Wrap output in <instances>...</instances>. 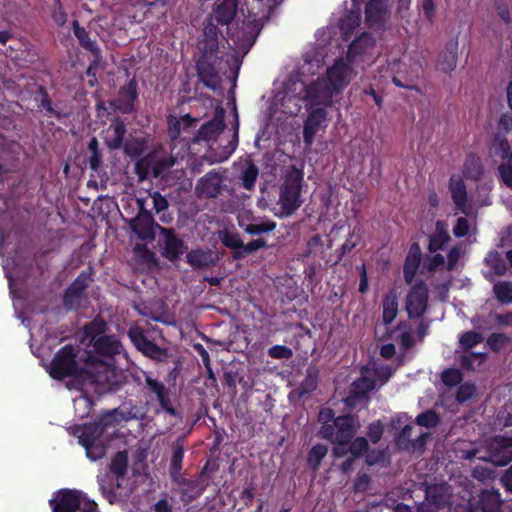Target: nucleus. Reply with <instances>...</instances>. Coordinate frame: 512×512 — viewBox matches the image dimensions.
Returning <instances> with one entry per match:
<instances>
[{
	"label": "nucleus",
	"mask_w": 512,
	"mask_h": 512,
	"mask_svg": "<svg viewBox=\"0 0 512 512\" xmlns=\"http://www.w3.org/2000/svg\"><path fill=\"white\" fill-rule=\"evenodd\" d=\"M78 353L79 349L71 344L61 347L50 362L49 375L55 380L69 377L79 380L87 377L92 383L116 390V373L111 364L99 360L90 352H86V358H79Z\"/></svg>",
	"instance_id": "f257e3e1"
},
{
	"label": "nucleus",
	"mask_w": 512,
	"mask_h": 512,
	"mask_svg": "<svg viewBox=\"0 0 512 512\" xmlns=\"http://www.w3.org/2000/svg\"><path fill=\"white\" fill-rule=\"evenodd\" d=\"M229 41L231 38H228L227 32L224 33L222 28L203 22L202 34L198 42L200 56L196 63V70L199 80L213 92L222 90V79L217 67L225 54L221 51V47L225 48V44H228L236 50L233 43L230 44Z\"/></svg>",
	"instance_id": "f03ea898"
},
{
	"label": "nucleus",
	"mask_w": 512,
	"mask_h": 512,
	"mask_svg": "<svg viewBox=\"0 0 512 512\" xmlns=\"http://www.w3.org/2000/svg\"><path fill=\"white\" fill-rule=\"evenodd\" d=\"M238 6L239 0H217L204 21L224 28L237 52L245 55L254 45L262 25L259 20L248 17L239 26L236 20Z\"/></svg>",
	"instance_id": "7ed1b4c3"
},
{
	"label": "nucleus",
	"mask_w": 512,
	"mask_h": 512,
	"mask_svg": "<svg viewBox=\"0 0 512 512\" xmlns=\"http://www.w3.org/2000/svg\"><path fill=\"white\" fill-rule=\"evenodd\" d=\"M130 418L119 408H115L100 415L93 422L77 426L75 433L80 432L78 435L79 444L102 441L101 438L104 435H110L109 429L115 430L121 421H127Z\"/></svg>",
	"instance_id": "20e7f679"
},
{
	"label": "nucleus",
	"mask_w": 512,
	"mask_h": 512,
	"mask_svg": "<svg viewBox=\"0 0 512 512\" xmlns=\"http://www.w3.org/2000/svg\"><path fill=\"white\" fill-rule=\"evenodd\" d=\"M304 182L302 169L292 165L288 168L280 187L279 204L282 214L291 216L302 204L301 192Z\"/></svg>",
	"instance_id": "39448f33"
},
{
	"label": "nucleus",
	"mask_w": 512,
	"mask_h": 512,
	"mask_svg": "<svg viewBox=\"0 0 512 512\" xmlns=\"http://www.w3.org/2000/svg\"><path fill=\"white\" fill-rule=\"evenodd\" d=\"M128 337L132 344L144 356L153 359L157 362L167 361L169 354L166 348L158 346L153 341L149 340L145 335L144 329L140 326H131L128 330Z\"/></svg>",
	"instance_id": "423d86ee"
},
{
	"label": "nucleus",
	"mask_w": 512,
	"mask_h": 512,
	"mask_svg": "<svg viewBox=\"0 0 512 512\" xmlns=\"http://www.w3.org/2000/svg\"><path fill=\"white\" fill-rule=\"evenodd\" d=\"M138 214L129 221V226L140 240L152 241L155 239V229L161 227L158 225L152 213L145 208L144 199H137Z\"/></svg>",
	"instance_id": "0eeeda50"
},
{
	"label": "nucleus",
	"mask_w": 512,
	"mask_h": 512,
	"mask_svg": "<svg viewBox=\"0 0 512 512\" xmlns=\"http://www.w3.org/2000/svg\"><path fill=\"white\" fill-rule=\"evenodd\" d=\"M93 281L92 269L83 270L67 287L63 295V305L67 310H77L85 296V291Z\"/></svg>",
	"instance_id": "6e6552de"
},
{
	"label": "nucleus",
	"mask_w": 512,
	"mask_h": 512,
	"mask_svg": "<svg viewBox=\"0 0 512 512\" xmlns=\"http://www.w3.org/2000/svg\"><path fill=\"white\" fill-rule=\"evenodd\" d=\"M488 459L496 466H505L512 461V436L496 435L486 443Z\"/></svg>",
	"instance_id": "1a4fd4ad"
},
{
	"label": "nucleus",
	"mask_w": 512,
	"mask_h": 512,
	"mask_svg": "<svg viewBox=\"0 0 512 512\" xmlns=\"http://www.w3.org/2000/svg\"><path fill=\"white\" fill-rule=\"evenodd\" d=\"M429 292L426 283L416 282L407 294L405 308L409 318L422 317L428 306Z\"/></svg>",
	"instance_id": "9d476101"
},
{
	"label": "nucleus",
	"mask_w": 512,
	"mask_h": 512,
	"mask_svg": "<svg viewBox=\"0 0 512 512\" xmlns=\"http://www.w3.org/2000/svg\"><path fill=\"white\" fill-rule=\"evenodd\" d=\"M338 93L325 78L317 79L305 89V99L310 102L311 107L323 105L329 106L333 96Z\"/></svg>",
	"instance_id": "9b49d317"
},
{
	"label": "nucleus",
	"mask_w": 512,
	"mask_h": 512,
	"mask_svg": "<svg viewBox=\"0 0 512 512\" xmlns=\"http://www.w3.org/2000/svg\"><path fill=\"white\" fill-rule=\"evenodd\" d=\"M224 117L225 110L223 107L217 106L214 117L197 130L193 135L192 142L199 143L200 141H208L215 138L226 127Z\"/></svg>",
	"instance_id": "f8f14e48"
},
{
	"label": "nucleus",
	"mask_w": 512,
	"mask_h": 512,
	"mask_svg": "<svg viewBox=\"0 0 512 512\" xmlns=\"http://www.w3.org/2000/svg\"><path fill=\"white\" fill-rule=\"evenodd\" d=\"M138 84L135 78H132L128 83L119 88L118 94L114 102L112 103L116 110L123 114L133 113L135 108V102L138 100Z\"/></svg>",
	"instance_id": "ddd939ff"
},
{
	"label": "nucleus",
	"mask_w": 512,
	"mask_h": 512,
	"mask_svg": "<svg viewBox=\"0 0 512 512\" xmlns=\"http://www.w3.org/2000/svg\"><path fill=\"white\" fill-rule=\"evenodd\" d=\"M159 230L163 237L162 256L171 262L178 260L187 249L184 241L176 236L172 228L159 227Z\"/></svg>",
	"instance_id": "4468645a"
},
{
	"label": "nucleus",
	"mask_w": 512,
	"mask_h": 512,
	"mask_svg": "<svg viewBox=\"0 0 512 512\" xmlns=\"http://www.w3.org/2000/svg\"><path fill=\"white\" fill-rule=\"evenodd\" d=\"M223 188V176L216 170L207 172L201 177L195 187L197 195L201 198H216Z\"/></svg>",
	"instance_id": "2eb2a0df"
},
{
	"label": "nucleus",
	"mask_w": 512,
	"mask_h": 512,
	"mask_svg": "<svg viewBox=\"0 0 512 512\" xmlns=\"http://www.w3.org/2000/svg\"><path fill=\"white\" fill-rule=\"evenodd\" d=\"M327 111L324 107H311L303 125V141L307 148H310L314 142L316 133L321 124L326 121Z\"/></svg>",
	"instance_id": "dca6fc26"
},
{
	"label": "nucleus",
	"mask_w": 512,
	"mask_h": 512,
	"mask_svg": "<svg viewBox=\"0 0 512 512\" xmlns=\"http://www.w3.org/2000/svg\"><path fill=\"white\" fill-rule=\"evenodd\" d=\"M364 13L369 28L384 26L389 16L388 0H368Z\"/></svg>",
	"instance_id": "f3484780"
},
{
	"label": "nucleus",
	"mask_w": 512,
	"mask_h": 512,
	"mask_svg": "<svg viewBox=\"0 0 512 512\" xmlns=\"http://www.w3.org/2000/svg\"><path fill=\"white\" fill-rule=\"evenodd\" d=\"M349 62L343 59L337 60L331 67L327 69L326 80L339 93L350 82L352 68Z\"/></svg>",
	"instance_id": "a211bd4d"
},
{
	"label": "nucleus",
	"mask_w": 512,
	"mask_h": 512,
	"mask_svg": "<svg viewBox=\"0 0 512 512\" xmlns=\"http://www.w3.org/2000/svg\"><path fill=\"white\" fill-rule=\"evenodd\" d=\"M375 45V40L371 33L363 32L360 36L354 39L348 47L346 53V61L350 64H359L362 62L363 56L372 49Z\"/></svg>",
	"instance_id": "6ab92c4d"
},
{
	"label": "nucleus",
	"mask_w": 512,
	"mask_h": 512,
	"mask_svg": "<svg viewBox=\"0 0 512 512\" xmlns=\"http://www.w3.org/2000/svg\"><path fill=\"white\" fill-rule=\"evenodd\" d=\"M220 260L217 252L210 249H192L186 254V262L194 270H203L214 267Z\"/></svg>",
	"instance_id": "aec40b11"
},
{
	"label": "nucleus",
	"mask_w": 512,
	"mask_h": 512,
	"mask_svg": "<svg viewBox=\"0 0 512 512\" xmlns=\"http://www.w3.org/2000/svg\"><path fill=\"white\" fill-rule=\"evenodd\" d=\"M357 416L352 414H345L337 416L334 419V426L336 427V444L346 446L354 437L356 433Z\"/></svg>",
	"instance_id": "412c9836"
},
{
	"label": "nucleus",
	"mask_w": 512,
	"mask_h": 512,
	"mask_svg": "<svg viewBox=\"0 0 512 512\" xmlns=\"http://www.w3.org/2000/svg\"><path fill=\"white\" fill-rule=\"evenodd\" d=\"M421 260L422 251L419 243H411L403 265V276L407 284L412 283L415 276L417 275Z\"/></svg>",
	"instance_id": "4be33fe9"
},
{
	"label": "nucleus",
	"mask_w": 512,
	"mask_h": 512,
	"mask_svg": "<svg viewBox=\"0 0 512 512\" xmlns=\"http://www.w3.org/2000/svg\"><path fill=\"white\" fill-rule=\"evenodd\" d=\"M91 346L97 355L110 359L120 354L122 350L121 342L114 335H104L103 337L97 338L92 342Z\"/></svg>",
	"instance_id": "5701e85b"
},
{
	"label": "nucleus",
	"mask_w": 512,
	"mask_h": 512,
	"mask_svg": "<svg viewBox=\"0 0 512 512\" xmlns=\"http://www.w3.org/2000/svg\"><path fill=\"white\" fill-rule=\"evenodd\" d=\"M503 500L498 489H483L478 495L477 506L482 512H503Z\"/></svg>",
	"instance_id": "b1692460"
},
{
	"label": "nucleus",
	"mask_w": 512,
	"mask_h": 512,
	"mask_svg": "<svg viewBox=\"0 0 512 512\" xmlns=\"http://www.w3.org/2000/svg\"><path fill=\"white\" fill-rule=\"evenodd\" d=\"M107 133L105 144L110 150H118L123 147L127 129L122 119L119 117L115 118L110 124Z\"/></svg>",
	"instance_id": "393cba45"
},
{
	"label": "nucleus",
	"mask_w": 512,
	"mask_h": 512,
	"mask_svg": "<svg viewBox=\"0 0 512 512\" xmlns=\"http://www.w3.org/2000/svg\"><path fill=\"white\" fill-rule=\"evenodd\" d=\"M362 19L361 7H352L339 20V28L343 39L348 40L354 30L359 27Z\"/></svg>",
	"instance_id": "a878e982"
},
{
	"label": "nucleus",
	"mask_w": 512,
	"mask_h": 512,
	"mask_svg": "<svg viewBox=\"0 0 512 512\" xmlns=\"http://www.w3.org/2000/svg\"><path fill=\"white\" fill-rule=\"evenodd\" d=\"M72 30L83 49L89 51L95 58H101V49L97 42L91 39L90 32L80 26L78 20L72 22Z\"/></svg>",
	"instance_id": "bb28decb"
},
{
	"label": "nucleus",
	"mask_w": 512,
	"mask_h": 512,
	"mask_svg": "<svg viewBox=\"0 0 512 512\" xmlns=\"http://www.w3.org/2000/svg\"><path fill=\"white\" fill-rule=\"evenodd\" d=\"M208 464H206L200 471L199 476L195 480L184 479L182 484L187 486V489L182 491V497H187V501H192L200 497L207 487V482L203 478L206 476Z\"/></svg>",
	"instance_id": "cd10ccee"
},
{
	"label": "nucleus",
	"mask_w": 512,
	"mask_h": 512,
	"mask_svg": "<svg viewBox=\"0 0 512 512\" xmlns=\"http://www.w3.org/2000/svg\"><path fill=\"white\" fill-rule=\"evenodd\" d=\"M457 59L458 42L449 41L446 43L445 49L439 55L438 66L445 73L451 72L457 66Z\"/></svg>",
	"instance_id": "c85d7f7f"
},
{
	"label": "nucleus",
	"mask_w": 512,
	"mask_h": 512,
	"mask_svg": "<svg viewBox=\"0 0 512 512\" xmlns=\"http://www.w3.org/2000/svg\"><path fill=\"white\" fill-rule=\"evenodd\" d=\"M449 190L454 204L458 209L463 211L467 204V190L463 179L460 176H451L449 180Z\"/></svg>",
	"instance_id": "c756f323"
},
{
	"label": "nucleus",
	"mask_w": 512,
	"mask_h": 512,
	"mask_svg": "<svg viewBox=\"0 0 512 512\" xmlns=\"http://www.w3.org/2000/svg\"><path fill=\"white\" fill-rule=\"evenodd\" d=\"M375 385V381L369 377H360L356 379L352 383L350 394L349 397L346 399V402L348 403L350 399H364L367 396V394L375 388Z\"/></svg>",
	"instance_id": "7c9ffc66"
},
{
	"label": "nucleus",
	"mask_w": 512,
	"mask_h": 512,
	"mask_svg": "<svg viewBox=\"0 0 512 512\" xmlns=\"http://www.w3.org/2000/svg\"><path fill=\"white\" fill-rule=\"evenodd\" d=\"M107 330V323L101 318L96 317L83 328V334L86 339H89V345H92L97 338L103 337Z\"/></svg>",
	"instance_id": "2f4dec72"
},
{
	"label": "nucleus",
	"mask_w": 512,
	"mask_h": 512,
	"mask_svg": "<svg viewBox=\"0 0 512 512\" xmlns=\"http://www.w3.org/2000/svg\"><path fill=\"white\" fill-rule=\"evenodd\" d=\"M172 456L170 460L169 472L172 477L180 474L184 458V441L178 438L172 445Z\"/></svg>",
	"instance_id": "473e14b6"
},
{
	"label": "nucleus",
	"mask_w": 512,
	"mask_h": 512,
	"mask_svg": "<svg viewBox=\"0 0 512 512\" xmlns=\"http://www.w3.org/2000/svg\"><path fill=\"white\" fill-rule=\"evenodd\" d=\"M382 319L385 325L391 324L398 313V300L394 293H388L383 299Z\"/></svg>",
	"instance_id": "72a5a7b5"
},
{
	"label": "nucleus",
	"mask_w": 512,
	"mask_h": 512,
	"mask_svg": "<svg viewBox=\"0 0 512 512\" xmlns=\"http://www.w3.org/2000/svg\"><path fill=\"white\" fill-rule=\"evenodd\" d=\"M483 174V167L480 158L471 154L468 155L463 165V175L467 179L478 180Z\"/></svg>",
	"instance_id": "f704fd0d"
},
{
	"label": "nucleus",
	"mask_w": 512,
	"mask_h": 512,
	"mask_svg": "<svg viewBox=\"0 0 512 512\" xmlns=\"http://www.w3.org/2000/svg\"><path fill=\"white\" fill-rule=\"evenodd\" d=\"M219 240L221 243L232 250V252H237L241 250L243 245V240L240 234L236 231L222 230L218 233Z\"/></svg>",
	"instance_id": "c9c22d12"
},
{
	"label": "nucleus",
	"mask_w": 512,
	"mask_h": 512,
	"mask_svg": "<svg viewBox=\"0 0 512 512\" xmlns=\"http://www.w3.org/2000/svg\"><path fill=\"white\" fill-rule=\"evenodd\" d=\"M88 150L90 152V156L88 157L89 168L94 172H98L103 164V156L96 137H92L89 141Z\"/></svg>",
	"instance_id": "e433bc0d"
},
{
	"label": "nucleus",
	"mask_w": 512,
	"mask_h": 512,
	"mask_svg": "<svg viewBox=\"0 0 512 512\" xmlns=\"http://www.w3.org/2000/svg\"><path fill=\"white\" fill-rule=\"evenodd\" d=\"M267 247H268V244L263 238L251 240L247 244L243 243L240 251L232 252V259L233 260H242L247 255H251L254 252H256L257 250H259L261 248H267Z\"/></svg>",
	"instance_id": "4c0bfd02"
},
{
	"label": "nucleus",
	"mask_w": 512,
	"mask_h": 512,
	"mask_svg": "<svg viewBox=\"0 0 512 512\" xmlns=\"http://www.w3.org/2000/svg\"><path fill=\"white\" fill-rule=\"evenodd\" d=\"M128 457L125 451H119L113 457L110 464L111 473L117 478L123 477L127 472Z\"/></svg>",
	"instance_id": "58836bf2"
},
{
	"label": "nucleus",
	"mask_w": 512,
	"mask_h": 512,
	"mask_svg": "<svg viewBox=\"0 0 512 512\" xmlns=\"http://www.w3.org/2000/svg\"><path fill=\"white\" fill-rule=\"evenodd\" d=\"M325 255L326 249L324 247L322 236L319 234L313 235L307 242L304 256H318L320 258H324Z\"/></svg>",
	"instance_id": "ea45409f"
},
{
	"label": "nucleus",
	"mask_w": 512,
	"mask_h": 512,
	"mask_svg": "<svg viewBox=\"0 0 512 512\" xmlns=\"http://www.w3.org/2000/svg\"><path fill=\"white\" fill-rule=\"evenodd\" d=\"M328 453V447L324 444H316L309 451L307 455V463L313 469L317 470Z\"/></svg>",
	"instance_id": "a19ab883"
},
{
	"label": "nucleus",
	"mask_w": 512,
	"mask_h": 512,
	"mask_svg": "<svg viewBox=\"0 0 512 512\" xmlns=\"http://www.w3.org/2000/svg\"><path fill=\"white\" fill-rule=\"evenodd\" d=\"M99 489L103 495V497L110 503L113 504L117 499V494L115 491V484L113 479L109 476L98 477ZM116 487H120L117 483Z\"/></svg>",
	"instance_id": "79ce46f5"
},
{
	"label": "nucleus",
	"mask_w": 512,
	"mask_h": 512,
	"mask_svg": "<svg viewBox=\"0 0 512 512\" xmlns=\"http://www.w3.org/2000/svg\"><path fill=\"white\" fill-rule=\"evenodd\" d=\"M426 499L436 508H441L446 503L444 488L442 485H430L426 488Z\"/></svg>",
	"instance_id": "37998d69"
},
{
	"label": "nucleus",
	"mask_w": 512,
	"mask_h": 512,
	"mask_svg": "<svg viewBox=\"0 0 512 512\" xmlns=\"http://www.w3.org/2000/svg\"><path fill=\"white\" fill-rule=\"evenodd\" d=\"M496 299L502 304L512 303V282L500 281L494 284Z\"/></svg>",
	"instance_id": "c03bdc74"
},
{
	"label": "nucleus",
	"mask_w": 512,
	"mask_h": 512,
	"mask_svg": "<svg viewBox=\"0 0 512 512\" xmlns=\"http://www.w3.org/2000/svg\"><path fill=\"white\" fill-rule=\"evenodd\" d=\"M39 92L42 95L40 100V107L43 108L50 116L55 117L57 120H61L69 116V113L62 112L53 107L52 101L44 87L39 88Z\"/></svg>",
	"instance_id": "a18cd8bd"
},
{
	"label": "nucleus",
	"mask_w": 512,
	"mask_h": 512,
	"mask_svg": "<svg viewBox=\"0 0 512 512\" xmlns=\"http://www.w3.org/2000/svg\"><path fill=\"white\" fill-rule=\"evenodd\" d=\"M486 265L493 269L495 274L504 275L507 271V265L499 252L490 251L485 258Z\"/></svg>",
	"instance_id": "49530a36"
},
{
	"label": "nucleus",
	"mask_w": 512,
	"mask_h": 512,
	"mask_svg": "<svg viewBox=\"0 0 512 512\" xmlns=\"http://www.w3.org/2000/svg\"><path fill=\"white\" fill-rule=\"evenodd\" d=\"M52 4L50 5V14L53 22L59 26L63 27L67 20L68 15L63 7L61 0H51Z\"/></svg>",
	"instance_id": "de8ad7c7"
},
{
	"label": "nucleus",
	"mask_w": 512,
	"mask_h": 512,
	"mask_svg": "<svg viewBox=\"0 0 512 512\" xmlns=\"http://www.w3.org/2000/svg\"><path fill=\"white\" fill-rule=\"evenodd\" d=\"M439 422L440 417L433 409L426 410L416 417V423L428 429L435 428Z\"/></svg>",
	"instance_id": "09e8293b"
},
{
	"label": "nucleus",
	"mask_w": 512,
	"mask_h": 512,
	"mask_svg": "<svg viewBox=\"0 0 512 512\" xmlns=\"http://www.w3.org/2000/svg\"><path fill=\"white\" fill-rule=\"evenodd\" d=\"M145 383L149 390L156 395L159 403L168 397V389L162 382L146 375Z\"/></svg>",
	"instance_id": "8fccbe9b"
},
{
	"label": "nucleus",
	"mask_w": 512,
	"mask_h": 512,
	"mask_svg": "<svg viewBox=\"0 0 512 512\" xmlns=\"http://www.w3.org/2000/svg\"><path fill=\"white\" fill-rule=\"evenodd\" d=\"M167 131L169 139L175 142L178 139L182 140V122L181 117L178 118L174 115L167 116Z\"/></svg>",
	"instance_id": "3c124183"
},
{
	"label": "nucleus",
	"mask_w": 512,
	"mask_h": 512,
	"mask_svg": "<svg viewBox=\"0 0 512 512\" xmlns=\"http://www.w3.org/2000/svg\"><path fill=\"white\" fill-rule=\"evenodd\" d=\"M450 240L449 234L444 230H437L436 233L430 235L428 250L432 253L441 250Z\"/></svg>",
	"instance_id": "603ef678"
},
{
	"label": "nucleus",
	"mask_w": 512,
	"mask_h": 512,
	"mask_svg": "<svg viewBox=\"0 0 512 512\" xmlns=\"http://www.w3.org/2000/svg\"><path fill=\"white\" fill-rule=\"evenodd\" d=\"M510 342V337L505 333H492L488 336L486 344L493 352L501 351Z\"/></svg>",
	"instance_id": "864d4df0"
},
{
	"label": "nucleus",
	"mask_w": 512,
	"mask_h": 512,
	"mask_svg": "<svg viewBox=\"0 0 512 512\" xmlns=\"http://www.w3.org/2000/svg\"><path fill=\"white\" fill-rule=\"evenodd\" d=\"M483 341L481 333L476 331L464 332L459 339L460 346L463 350H470Z\"/></svg>",
	"instance_id": "5fc2aeb1"
},
{
	"label": "nucleus",
	"mask_w": 512,
	"mask_h": 512,
	"mask_svg": "<svg viewBox=\"0 0 512 512\" xmlns=\"http://www.w3.org/2000/svg\"><path fill=\"white\" fill-rule=\"evenodd\" d=\"M81 445L85 448L87 457L93 461L101 459L106 453V446L103 441L88 442Z\"/></svg>",
	"instance_id": "6e6d98bb"
},
{
	"label": "nucleus",
	"mask_w": 512,
	"mask_h": 512,
	"mask_svg": "<svg viewBox=\"0 0 512 512\" xmlns=\"http://www.w3.org/2000/svg\"><path fill=\"white\" fill-rule=\"evenodd\" d=\"M276 223L274 221H263L260 223H250L246 226L245 232L249 235L256 236L264 233H269L275 230Z\"/></svg>",
	"instance_id": "4d7b16f0"
},
{
	"label": "nucleus",
	"mask_w": 512,
	"mask_h": 512,
	"mask_svg": "<svg viewBox=\"0 0 512 512\" xmlns=\"http://www.w3.org/2000/svg\"><path fill=\"white\" fill-rule=\"evenodd\" d=\"M259 169L254 165H248L241 174L242 185L246 190H252L255 186Z\"/></svg>",
	"instance_id": "13d9d810"
},
{
	"label": "nucleus",
	"mask_w": 512,
	"mask_h": 512,
	"mask_svg": "<svg viewBox=\"0 0 512 512\" xmlns=\"http://www.w3.org/2000/svg\"><path fill=\"white\" fill-rule=\"evenodd\" d=\"M198 119L192 117L190 114H185L181 116V122H182V141H185L187 143L192 142L191 135L193 134V130L196 128Z\"/></svg>",
	"instance_id": "bf43d9fd"
},
{
	"label": "nucleus",
	"mask_w": 512,
	"mask_h": 512,
	"mask_svg": "<svg viewBox=\"0 0 512 512\" xmlns=\"http://www.w3.org/2000/svg\"><path fill=\"white\" fill-rule=\"evenodd\" d=\"M348 451L354 458H359L369 450L368 440L365 437H356L349 443Z\"/></svg>",
	"instance_id": "052dcab7"
},
{
	"label": "nucleus",
	"mask_w": 512,
	"mask_h": 512,
	"mask_svg": "<svg viewBox=\"0 0 512 512\" xmlns=\"http://www.w3.org/2000/svg\"><path fill=\"white\" fill-rule=\"evenodd\" d=\"M318 387V373L308 370L307 375L300 384V395L310 394Z\"/></svg>",
	"instance_id": "680f3d73"
},
{
	"label": "nucleus",
	"mask_w": 512,
	"mask_h": 512,
	"mask_svg": "<svg viewBox=\"0 0 512 512\" xmlns=\"http://www.w3.org/2000/svg\"><path fill=\"white\" fill-rule=\"evenodd\" d=\"M413 426L410 424L405 425L396 437V445L399 450H409L412 445L411 435Z\"/></svg>",
	"instance_id": "e2e57ef3"
},
{
	"label": "nucleus",
	"mask_w": 512,
	"mask_h": 512,
	"mask_svg": "<svg viewBox=\"0 0 512 512\" xmlns=\"http://www.w3.org/2000/svg\"><path fill=\"white\" fill-rule=\"evenodd\" d=\"M463 375L459 369L447 368L441 373V381L448 387H453L461 383Z\"/></svg>",
	"instance_id": "0e129e2a"
},
{
	"label": "nucleus",
	"mask_w": 512,
	"mask_h": 512,
	"mask_svg": "<svg viewBox=\"0 0 512 512\" xmlns=\"http://www.w3.org/2000/svg\"><path fill=\"white\" fill-rule=\"evenodd\" d=\"M476 395V387L473 383L465 382L461 384L456 392V400L464 403Z\"/></svg>",
	"instance_id": "69168bd1"
},
{
	"label": "nucleus",
	"mask_w": 512,
	"mask_h": 512,
	"mask_svg": "<svg viewBox=\"0 0 512 512\" xmlns=\"http://www.w3.org/2000/svg\"><path fill=\"white\" fill-rule=\"evenodd\" d=\"M385 461H389L388 454L385 449L381 450H368L366 453L365 462L368 466H374L377 464L384 463Z\"/></svg>",
	"instance_id": "338daca9"
},
{
	"label": "nucleus",
	"mask_w": 512,
	"mask_h": 512,
	"mask_svg": "<svg viewBox=\"0 0 512 512\" xmlns=\"http://www.w3.org/2000/svg\"><path fill=\"white\" fill-rule=\"evenodd\" d=\"M267 353L273 359H290L293 356L292 349L284 345H274Z\"/></svg>",
	"instance_id": "774afa93"
}]
</instances>
